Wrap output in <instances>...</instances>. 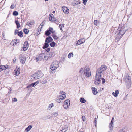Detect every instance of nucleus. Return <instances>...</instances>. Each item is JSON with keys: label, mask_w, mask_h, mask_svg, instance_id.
<instances>
[{"label": "nucleus", "mask_w": 132, "mask_h": 132, "mask_svg": "<svg viewBox=\"0 0 132 132\" xmlns=\"http://www.w3.org/2000/svg\"><path fill=\"white\" fill-rule=\"evenodd\" d=\"M126 28L124 26H119L117 30L116 33L117 36L115 39V41L117 42L121 38L124 34L127 31Z\"/></svg>", "instance_id": "f257e3e1"}, {"label": "nucleus", "mask_w": 132, "mask_h": 132, "mask_svg": "<svg viewBox=\"0 0 132 132\" xmlns=\"http://www.w3.org/2000/svg\"><path fill=\"white\" fill-rule=\"evenodd\" d=\"M107 68V67L104 65H101L97 70L96 76L101 77L103 74L102 72L105 70Z\"/></svg>", "instance_id": "f03ea898"}, {"label": "nucleus", "mask_w": 132, "mask_h": 132, "mask_svg": "<svg viewBox=\"0 0 132 132\" xmlns=\"http://www.w3.org/2000/svg\"><path fill=\"white\" fill-rule=\"evenodd\" d=\"M83 74L87 77H89L91 75V71L88 66H85L83 70Z\"/></svg>", "instance_id": "7ed1b4c3"}, {"label": "nucleus", "mask_w": 132, "mask_h": 132, "mask_svg": "<svg viewBox=\"0 0 132 132\" xmlns=\"http://www.w3.org/2000/svg\"><path fill=\"white\" fill-rule=\"evenodd\" d=\"M95 77L96 79L95 80V84L96 85H98L100 83L101 80H102V84H104L105 82V79L102 77V76H101V77L96 76Z\"/></svg>", "instance_id": "20e7f679"}, {"label": "nucleus", "mask_w": 132, "mask_h": 132, "mask_svg": "<svg viewBox=\"0 0 132 132\" xmlns=\"http://www.w3.org/2000/svg\"><path fill=\"white\" fill-rule=\"evenodd\" d=\"M59 63L57 61H53L51 64L50 69L53 71L57 69L59 67Z\"/></svg>", "instance_id": "39448f33"}, {"label": "nucleus", "mask_w": 132, "mask_h": 132, "mask_svg": "<svg viewBox=\"0 0 132 132\" xmlns=\"http://www.w3.org/2000/svg\"><path fill=\"white\" fill-rule=\"evenodd\" d=\"M125 81L126 82V84L127 85V87L129 88L131 86V78L129 76H126L125 78Z\"/></svg>", "instance_id": "423d86ee"}, {"label": "nucleus", "mask_w": 132, "mask_h": 132, "mask_svg": "<svg viewBox=\"0 0 132 132\" xmlns=\"http://www.w3.org/2000/svg\"><path fill=\"white\" fill-rule=\"evenodd\" d=\"M47 53H44L40 54L39 55V60H44L46 61L47 60Z\"/></svg>", "instance_id": "0eeeda50"}, {"label": "nucleus", "mask_w": 132, "mask_h": 132, "mask_svg": "<svg viewBox=\"0 0 132 132\" xmlns=\"http://www.w3.org/2000/svg\"><path fill=\"white\" fill-rule=\"evenodd\" d=\"M114 118L113 117L112 118V120L111 121V123L110 124L109 127L110 128V131H108V132H112V131L113 129V122H114Z\"/></svg>", "instance_id": "6e6552de"}, {"label": "nucleus", "mask_w": 132, "mask_h": 132, "mask_svg": "<svg viewBox=\"0 0 132 132\" xmlns=\"http://www.w3.org/2000/svg\"><path fill=\"white\" fill-rule=\"evenodd\" d=\"M70 105V101L69 100H66L64 103V107L65 109H67Z\"/></svg>", "instance_id": "1a4fd4ad"}, {"label": "nucleus", "mask_w": 132, "mask_h": 132, "mask_svg": "<svg viewBox=\"0 0 132 132\" xmlns=\"http://www.w3.org/2000/svg\"><path fill=\"white\" fill-rule=\"evenodd\" d=\"M32 86H31V84H30L26 87V89L29 92V94H27L26 96H29L30 93L32 90Z\"/></svg>", "instance_id": "9d476101"}, {"label": "nucleus", "mask_w": 132, "mask_h": 132, "mask_svg": "<svg viewBox=\"0 0 132 132\" xmlns=\"http://www.w3.org/2000/svg\"><path fill=\"white\" fill-rule=\"evenodd\" d=\"M19 59L21 63L24 64L25 63V57L24 55L20 54L19 56Z\"/></svg>", "instance_id": "9b49d317"}, {"label": "nucleus", "mask_w": 132, "mask_h": 132, "mask_svg": "<svg viewBox=\"0 0 132 132\" xmlns=\"http://www.w3.org/2000/svg\"><path fill=\"white\" fill-rule=\"evenodd\" d=\"M47 60L48 58H50L55 56V53L54 52H50L49 53H47Z\"/></svg>", "instance_id": "f8f14e48"}, {"label": "nucleus", "mask_w": 132, "mask_h": 132, "mask_svg": "<svg viewBox=\"0 0 132 132\" xmlns=\"http://www.w3.org/2000/svg\"><path fill=\"white\" fill-rule=\"evenodd\" d=\"M8 68V65H1L0 66V72L4 70H5Z\"/></svg>", "instance_id": "ddd939ff"}, {"label": "nucleus", "mask_w": 132, "mask_h": 132, "mask_svg": "<svg viewBox=\"0 0 132 132\" xmlns=\"http://www.w3.org/2000/svg\"><path fill=\"white\" fill-rule=\"evenodd\" d=\"M62 10L64 13L66 14H68L69 13V9L65 6L62 7Z\"/></svg>", "instance_id": "4468645a"}, {"label": "nucleus", "mask_w": 132, "mask_h": 132, "mask_svg": "<svg viewBox=\"0 0 132 132\" xmlns=\"http://www.w3.org/2000/svg\"><path fill=\"white\" fill-rule=\"evenodd\" d=\"M36 72L39 79L41 78L44 75L43 74L41 71H38Z\"/></svg>", "instance_id": "2eb2a0df"}, {"label": "nucleus", "mask_w": 132, "mask_h": 132, "mask_svg": "<svg viewBox=\"0 0 132 132\" xmlns=\"http://www.w3.org/2000/svg\"><path fill=\"white\" fill-rule=\"evenodd\" d=\"M53 40V39L51 37L49 36L46 38L45 42L47 43H50L52 42Z\"/></svg>", "instance_id": "dca6fc26"}, {"label": "nucleus", "mask_w": 132, "mask_h": 132, "mask_svg": "<svg viewBox=\"0 0 132 132\" xmlns=\"http://www.w3.org/2000/svg\"><path fill=\"white\" fill-rule=\"evenodd\" d=\"M14 73L16 76L19 75L20 73V69L19 68H16L14 70Z\"/></svg>", "instance_id": "f3484780"}, {"label": "nucleus", "mask_w": 132, "mask_h": 132, "mask_svg": "<svg viewBox=\"0 0 132 132\" xmlns=\"http://www.w3.org/2000/svg\"><path fill=\"white\" fill-rule=\"evenodd\" d=\"M92 90L93 94L94 95H96L97 93V89L95 87H92L91 88Z\"/></svg>", "instance_id": "a211bd4d"}, {"label": "nucleus", "mask_w": 132, "mask_h": 132, "mask_svg": "<svg viewBox=\"0 0 132 132\" xmlns=\"http://www.w3.org/2000/svg\"><path fill=\"white\" fill-rule=\"evenodd\" d=\"M38 77L36 72L35 73L32 75L31 76V78L34 79H39Z\"/></svg>", "instance_id": "6ab92c4d"}, {"label": "nucleus", "mask_w": 132, "mask_h": 132, "mask_svg": "<svg viewBox=\"0 0 132 132\" xmlns=\"http://www.w3.org/2000/svg\"><path fill=\"white\" fill-rule=\"evenodd\" d=\"M32 127V126L31 125H29L25 129V131L27 132L29 131Z\"/></svg>", "instance_id": "aec40b11"}, {"label": "nucleus", "mask_w": 132, "mask_h": 132, "mask_svg": "<svg viewBox=\"0 0 132 132\" xmlns=\"http://www.w3.org/2000/svg\"><path fill=\"white\" fill-rule=\"evenodd\" d=\"M81 3V2L79 1H75L72 3V4L73 6H75L79 4H80Z\"/></svg>", "instance_id": "412c9836"}, {"label": "nucleus", "mask_w": 132, "mask_h": 132, "mask_svg": "<svg viewBox=\"0 0 132 132\" xmlns=\"http://www.w3.org/2000/svg\"><path fill=\"white\" fill-rule=\"evenodd\" d=\"M119 92L118 90H116L115 92H113L112 93V95L115 97H116L119 94Z\"/></svg>", "instance_id": "4be33fe9"}, {"label": "nucleus", "mask_w": 132, "mask_h": 132, "mask_svg": "<svg viewBox=\"0 0 132 132\" xmlns=\"http://www.w3.org/2000/svg\"><path fill=\"white\" fill-rule=\"evenodd\" d=\"M51 36L54 39L57 40L59 38V37L57 36L56 33H54L53 34H52Z\"/></svg>", "instance_id": "5701e85b"}, {"label": "nucleus", "mask_w": 132, "mask_h": 132, "mask_svg": "<svg viewBox=\"0 0 132 132\" xmlns=\"http://www.w3.org/2000/svg\"><path fill=\"white\" fill-rule=\"evenodd\" d=\"M46 42L45 43L43 46L42 47L44 49L48 47L49 45V44Z\"/></svg>", "instance_id": "b1692460"}, {"label": "nucleus", "mask_w": 132, "mask_h": 132, "mask_svg": "<svg viewBox=\"0 0 132 132\" xmlns=\"http://www.w3.org/2000/svg\"><path fill=\"white\" fill-rule=\"evenodd\" d=\"M127 129L125 128H123L120 129L118 132H127Z\"/></svg>", "instance_id": "393cba45"}, {"label": "nucleus", "mask_w": 132, "mask_h": 132, "mask_svg": "<svg viewBox=\"0 0 132 132\" xmlns=\"http://www.w3.org/2000/svg\"><path fill=\"white\" fill-rule=\"evenodd\" d=\"M39 83V81H37L35 82H34L32 83L31 84V86H32V87H35Z\"/></svg>", "instance_id": "a878e982"}, {"label": "nucleus", "mask_w": 132, "mask_h": 132, "mask_svg": "<svg viewBox=\"0 0 132 132\" xmlns=\"http://www.w3.org/2000/svg\"><path fill=\"white\" fill-rule=\"evenodd\" d=\"M15 23L17 25V28L19 29V28L20 27V23L18 20H16L15 21Z\"/></svg>", "instance_id": "bb28decb"}, {"label": "nucleus", "mask_w": 132, "mask_h": 132, "mask_svg": "<svg viewBox=\"0 0 132 132\" xmlns=\"http://www.w3.org/2000/svg\"><path fill=\"white\" fill-rule=\"evenodd\" d=\"M34 22H27L26 23V25H25V27L26 26H29V28H28V29H29L30 28V25H32L34 24Z\"/></svg>", "instance_id": "cd10ccee"}, {"label": "nucleus", "mask_w": 132, "mask_h": 132, "mask_svg": "<svg viewBox=\"0 0 132 132\" xmlns=\"http://www.w3.org/2000/svg\"><path fill=\"white\" fill-rule=\"evenodd\" d=\"M48 29L51 33L52 34H53L55 32V31L53 30V28L52 27H50Z\"/></svg>", "instance_id": "c85d7f7f"}, {"label": "nucleus", "mask_w": 132, "mask_h": 132, "mask_svg": "<svg viewBox=\"0 0 132 132\" xmlns=\"http://www.w3.org/2000/svg\"><path fill=\"white\" fill-rule=\"evenodd\" d=\"M65 95H61L60 96V99L63 100L65 99L66 98Z\"/></svg>", "instance_id": "c756f323"}, {"label": "nucleus", "mask_w": 132, "mask_h": 132, "mask_svg": "<svg viewBox=\"0 0 132 132\" xmlns=\"http://www.w3.org/2000/svg\"><path fill=\"white\" fill-rule=\"evenodd\" d=\"M53 18V15L52 14H50L49 16V19L50 21H54V20H52V18Z\"/></svg>", "instance_id": "7c9ffc66"}, {"label": "nucleus", "mask_w": 132, "mask_h": 132, "mask_svg": "<svg viewBox=\"0 0 132 132\" xmlns=\"http://www.w3.org/2000/svg\"><path fill=\"white\" fill-rule=\"evenodd\" d=\"M51 33L48 29L45 31V34L47 36H49L51 34Z\"/></svg>", "instance_id": "2f4dec72"}, {"label": "nucleus", "mask_w": 132, "mask_h": 132, "mask_svg": "<svg viewBox=\"0 0 132 132\" xmlns=\"http://www.w3.org/2000/svg\"><path fill=\"white\" fill-rule=\"evenodd\" d=\"M23 34L22 31H21L20 32H19L17 35L19 36H20V37H22L23 36Z\"/></svg>", "instance_id": "473e14b6"}, {"label": "nucleus", "mask_w": 132, "mask_h": 132, "mask_svg": "<svg viewBox=\"0 0 132 132\" xmlns=\"http://www.w3.org/2000/svg\"><path fill=\"white\" fill-rule=\"evenodd\" d=\"M55 43L54 42H51L50 44V46L51 47H54L55 46Z\"/></svg>", "instance_id": "72a5a7b5"}, {"label": "nucleus", "mask_w": 132, "mask_h": 132, "mask_svg": "<svg viewBox=\"0 0 132 132\" xmlns=\"http://www.w3.org/2000/svg\"><path fill=\"white\" fill-rule=\"evenodd\" d=\"M80 101L81 102L84 103L86 102V101L83 98L81 97L80 99Z\"/></svg>", "instance_id": "f704fd0d"}, {"label": "nucleus", "mask_w": 132, "mask_h": 132, "mask_svg": "<svg viewBox=\"0 0 132 132\" xmlns=\"http://www.w3.org/2000/svg\"><path fill=\"white\" fill-rule=\"evenodd\" d=\"M13 14L14 16H16L18 15V13L17 11H14L13 12Z\"/></svg>", "instance_id": "c9c22d12"}, {"label": "nucleus", "mask_w": 132, "mask_h": 132, "mask_svg": "<svg viewBox=\"0 0 132 132\" xmlns=\"http://www.w3.org/2000/svg\"><path fill=\"white\" fill-rule=\"evenodd\" d=\"M25 45H26V46H25V51L27 50L28 48L29 47V44L27 42L25 41Z\"/></svg>", "instance_id": "e433bc0d"}, {"label": "nucleus", "mask_w": 132, "mask_h": 132, "mask_svg": "<svg viewBox=\"0 0 132 132\" xmlns=\"http://www.w3.org/2000/svg\"><path fill=\"white\" fill-rule=\"evenodd\" d=\"M81 40L80 39L78 40L77 42L76 43V45L77 46L80 45L81 44Z\"/></svg>", "instance_id": "4c0bfd02"}, {"label": "nucleus", "mask_w": 132, "mask_h": 132, "mask_svg": "<svg viewBox=\"0 0 132 132\" xmlns=\"http://www.w3.org/2000/svg\"><path fill=\"white\" fill-rule=\"evenodd\" d=\"M2 38L4 40H6L5 39V37L4 32H3L2 34Z\"/></svg>", "instance_id": "58836bf2"}, {"label": "nucleus", "mask_w": 132, "mask_h": 132, "mask_svg": "<svg viewBox=\"0 0 132 132\" xmlns=\"http://www.w3.org/2000/svg\"><path fill=\"white\" fill-rule=\"evenodd\" d=\"M73 54L72 53H70L68 55V58H70L71 56L73 57Z\"/></svg>", "instance_id": "ea45409f"}, {"label": "nucleus", "mask_w": 132, "mask_h": 132, "mask_svg": "<svg viewBox=\"0 0 132 132\" xmlns=\"http://www.w3.org/2000/svg\"><path fill=\"white\" fill-rule=\"evenodd\" d=\"M13 41L14 42V43H15L16 44V43H18L19 42V40L18 39H14L13 40Z\"/></svg>", "instance_id": "a19ab883"}, {"label": "nucleus", "mask_w": 132, "mask_h": 132, "mask_svg": "<svg viewBox=\"0 0 132 132\" xmlns=\"http://www.w3.org/2000/svg\"><path fill=\"white\" fill-rule=\"evenodd\" d=\"M84 69H83V68H81L80 70H79V72L80 73H82L83 72V70Z\"/></svg>", "instance_id": "79ce46f5"}, {"label": "nucleus", "mask_w": 132, "mask_h": 132, "mask_svg": "<svg viewBox=\"0 0 132 132\" xmlns=\"http://www.w3.org/2000/svg\"><path fill=\"white\" fill-rule=\"evenodd\" d=\"M67 128H65L64 129H63L62 130H61V132H65L67 130Z\"/></svg>", "instance_id": "37998d69"}, {"label": "nucleus", "mask_w": 132, "mask_h": 132, "mask_svg": "<svg viewBox=\"0 0 132 132\" xmlns=\"http://www.w3.org/2000/svg\"><path fill=\"white\" fill-rule=\"evenodd\" d=\"M17 101V99L16 98H14L12 99V102H16Z\"/></svg>", "instance_id": "c03bdc74"}, {"label": "nucleus", "mask_w": 132, "mask_h": 132, "mask_svg": "<svg viewBox=\"0 0 132 132\" xmlns=\"http://www.w3.org/2000/svg\"><path fill=\"white\" fill-rule=\"evenodd\" d=\"M98 21L97 20H95L94 22V25H97Z\"/></svg>", "instance_id": "a18cd8bd"}, {"label": "nucleus", "mask_w": 132, "mask_h": 132, "mask_svg": "<svg viewBox=\"0 0 132 132\" xmlns=\"http://www.w3.org/2000/svg\"><path fill=\"white\" fill-rule=\"evenodd\" d=\"M19 32L18 31L17 29L15 30V32H14V34L15 35H16V34H18V33Z\"/></svg>", "instance_id": "49530a36"}, {"label": "nucleus", "mask_w": 132, "mask_h": 132, "mask_svg": "<svg viewBox=\"0 0 132 132\" xmlns=\"http://www.w3.org/2000/svg\"><path fill=\"white\" fill-rule=\"evenodd\" d=\"M36 60L37 62H38V61L39 60V56L36 57L35 58V59Z\"/></svg>", "instance_id": "de8ad7c7"}, {"label": "nucleus", "mask_w": 132, "mask_h": 132, "mask_svg": "<svg viewBox=\"0 0 132 132\" xmlns=\"http://www.w3.org/2000/svg\"><path fill=\"white\" fill-rule=\"evenodd\" d=\"M53 106V103H51L49 105V107L48 108V109H49V108H52Z\"/></svg>", "instance_id": "09e8293b"}, {"label": "nucleus", "mask_w": 132, "mask_h": 132, "mask_svg": "<svg viewBox=\"0 0 132 132\" xmlns=\"http://www.w3.org/2000/svg\"><path fill=\"white\" fill-rule=\"evenodd\" d=\"M53 114L55 116H56L58 115V113L57 112H54L53 113Z\"/></svg>", "instance_id": "8fccbe9b"}, {"label": "nucleus", "mask_w": 132, "mask_h": 132, "mask_svg": "<svg viewBox=\"0 0 132 132\" xmlns=\"http://www.w3.org/2000/svg\"><path fill=\"white\" fill-rule=\"evenodd\" d=\"M80 40L81 41V43L82 44L84 43L85 40V39H81Z\"/></svg>", "instance_id": "3c124183"}, {"label": "nucleus", "mask_w": 132, "mask_h": 132, "mask_svg": "<svg viewBox=\"0 0 132 132\" xmlns=\"http://www.w3.org/2000/svg\"><path fill=\"white\" fill-rule=\"evenodd\" d=\"M60 94L61 95H65V93L64 92L62 91L60 92Z\"/></svg>", "instance_id": "603ef678"}, {"label": "nucleus", "mask_w": 132, "mask_h": 132, "mask_svg": "<svg viewBox=\"0 0 132 132\" xmlns=\"http://www.w3.org/2000/svg\"><path fill=\"white\" fill-rule=\"evenodd\" d=\"M29 30L25 28V34H27L29 33Z\"/></svg>", "instance_id": "864d4df0"}, {"label": "nucleus", "mask_w": 132, "mask_h": 132, "mask_svg": "<svg viewBox=\"0 0 132 132\" xmlns=\"http://www.w3.org/2000/svg\"><path fill=\"white\" fill-rule=\"evenodd\" d=\"M47 82V81L46 80H45L43 81L42 82V84H45Z\"/></svg>", "instance_id": "5fc2aeb1"}, {"label": "nucleus", "mask_w": 132, "mask_h": 132, "mask_svg": "<svg viewBox=\"0 0 132 132\" xmlns=\"http://www.w3.org/2000/svg\"><path fill=\"white\" fill-rule=\"evenodd\" d=\"M88 0H83V3L85 5H86V3L87 2Z\"/></svg>", "instance_id": "6e6d98bb"}, {"label": "nucleus", "mask_w": 132, "mask_h": 132, "mask_svg": "<svg viewBox=\"0 0 132 132\" xmlns=\"http://www.w3.org/2000/svg\"><path fill=\"white\" fill-rule=\"evenodd\" d=\"M82 119L84 122L85 120V118L84 116H82Z\"/></svg>", "instance_id": "4d7b16f0"}, {"label": "nucleus", "mask_w": 132, "mask_h": 132, "mask_svg": "<svg viewBox=\"0 0 132 132\" xmlns=\"http://www.w3.org/2000/svg\"><path fill=\"white\" fill-rule=\"evenodd\" d=\"M54 21H55L56 22H55L56 23V24H57V25H58L59 23V22L58 21H57L56 20V19H55L54 20Z\"/></svg>", "instance_id": "13d9d810"}, {"label": "nucleus", "mask_w": 132, "mask_h": 132, "mask_svg": "<svg viewBox=\"0 0 132 132\" xmlns=\"http://www.w3.org/2000/svg\"><path fill=\"white\" fill-rule=\"evenodd\" d=\"M59 27L60 28V30H62V24H60L59 25Z\"/></svg>", "instance_id": "bf43d9fd"}, {"label": "nucleus", "mask_w": 132, "mask_h": 132, "mask_svg": "<svg viewBox=\"0 0 132 132\" xmlns=\"http://www.w3.org/2000/svg\"><path fill=\"white\" fill-rule=\"evenodd\" d=\"M56 101L58 103H60L61 102L60 99H57Z\"/></svg>", "instance_id": "052dcab7"}, {"label": "nucleus", "mask_w": 132, "mask_h": 132, "mask_svg": "<svg viewBox=\"0 0 132 132\" xmlns=\"http://www.w3.org/2000/svg\"><path fill=\"white\" fill-rule=\"evenodd\" d=\"M50 49L49 48H47L45 50L48 52L50 51Z\"/></svg>", "instance_id": "680f3d73"}, {"label": "nucleus", "mask_w": 132, "mask_h": 132, "mask_svg": "<svg viewBox=\"0 0 132 132\" xmlns=\"http://www.w3.org/2000/svg\"><path fill=\"white\" fill-rule=\"evenodd\" d=\"M21 50L22 51L23 50V51H25V46H24L23 47L21 48Z\"/></svg>", "instance_id": "e2e57ef3"}, {"label": "nucleus", "mask_w": 132, "mask_h": 132, "mask_svg": "<svg viewBox=\"0 0 132 132\" xmlns=\"http://www.w3.org/2000/svg\"><path fill=\"white\" fill-rule=\"evenodd\" d=\"M11 8L12 9H13L14 8V5H12L11 6Z\"/></svg>", "instance_id": "0e129e2a"}, {"label": "nucleus", "mask_w": 132, "mask_h": 132, "mask_svg": "<svg viewBox=\"0 0 132 132\" xmlns=\"http://www.w3.org/2000/svg\"><path fill=\"white\" fill-rule=\"evenodd\" d=\"M94 119H95L94 122L95 123V124L97 123V121L96 120V118H95Z\"/></svg>", "instance_id": "69168bd1"}, {"label": "nucleus", "mask_w": 132, "mask_h": 132, "mask_svg": "<svg viewBox=\"0 0 132 132\" xmlns=\"http://www.w3.org/2000/svg\"><path fill=\"white\" fill-rule=\"evenodd\" d=\"M14 59H15V60H14V59H13V62L14 63H15V61H16V59L15 58Z\"/></svg>", "instance_id": "338daca9"}, {"label": "nucleus", "mask_w": 132, "mask_h": 132, "mask_svg": "<svg viewBox=\"0 0 132 132\" xmlns=\"http://www.w3.org/2000/svg\"><path fill=\"white\" fill-rule=\"evenodd\" d=\"M11 88H10V89H9V91H10V92H11Z\"/></svg>", "instance_id": "774afa93"}]
</instances>
